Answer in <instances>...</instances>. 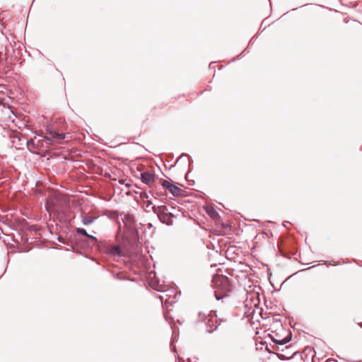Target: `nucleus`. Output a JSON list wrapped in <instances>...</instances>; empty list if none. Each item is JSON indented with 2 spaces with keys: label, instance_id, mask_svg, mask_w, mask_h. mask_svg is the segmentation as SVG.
<instances>
[{
  "label": "nucleus",
  "instance_id": "f257e3e1",
  "mask_svg": "<svg viewBox=\"0 0 362 362\" xmlns=\"http://www.w3.org/2000/svg\"><path fill=\"white\" fill-rule=\"evenodd\" d=\"M214 296L217 300H222L231 292V285L227 276L215 275L212 280Z\"/></svg>",
  "mask_w": 362,
  "mask_h": 362
},
{
  "label": "nucleus",
  "instance_id": "f03ea898",
  "mask_svg": "<svg viewBox=\"0 0 362 362\" xmlns=\"http://www.w3.org/2000/svg\"><path fill=\"white\" fill-rule=\"evenodd\" d=\"M156 212L158 214V216L159 219L163 222L165 223L168 225H170L173 222V216L170 213L168 212V210L165 206H158Z\"/></svg>",
  "mask_w": 362,
  "mask_h": 362
},
{
  "label": "nucleus",
  "instance_id": "7ed1b4c3",
  "mask_svg": "<svg viewBox=\"0 0 362 362\" xmlns=\"http://www.w3.org/2000/svg\"><path fill=\"white\" fill-rule=\"evenodd\" d=\"M160 184L163 189L168 190V192L173 196H180L183 193V190L177 185L171 183L168 180H162Z\"/></svg>",
  "mask_w": 362,
  "mask_h": 362
},
{
  "label": "nucleus",
  "instance_id": "20e7f679",
  "mask_svg": "<svg viewBox=\"0 0 362 362\" xmlns=\"http://www.w3.org/2000/svg\"><path fill=\"white\" fill-rule=\"evenodd\" d=\"M141 179L144 183L149 187H153L156 180V175L150 171H146L141 174Z\"/></svg>",
  "mask_w": 362,
  "mask_h": 362
},
{
  "label": "nucleus",
  "instance_id": "39448f33",
  "mask_svg": "<svg viewBox=\"0 0 362 362\" xmlns=\"http://www.w3.org/2000/svg\"><path fill=\"white\" fill-rule=\"evenodd\" d=\"M46 138L50 141H60L66 138V135L64 134H59L54 131H51Z\"/></svg>",
  "mask_w": 362,
  "mask_h": 362
},
{
  "label": "nucleus",
  "instance_id": "423d86ee",
  "mask_svg": "<svg viewBox=\"0 0 362 362\" xmlns=\"http://www.w3.org/2000/svg\"><path fill=\"white\" fill-rule=\"evenodd\" d=\"M95 218L90 216H85L83 218V223L86 225L90 224L93 222Z\"/></svg>",
  "mask_w": 362,
  "mask_h": 362
},
{
  "label": "nucleus",
  "instance_id": "0eeeda50",
  "mask_svg": "<svg viewBox=\"0 0 362 362\" xmlns=\"http://www.w3.org/2000/svg\"><path fill=\"white\" fill-rule=\"evenodd\" d=\"M78 233H80L81 234H83L84 235H88L86 231L84 229H83V228H79L78 229Z\"/></svg>",
  "mask_w": 362,
  "mask_h": 362
}]
</instances>
